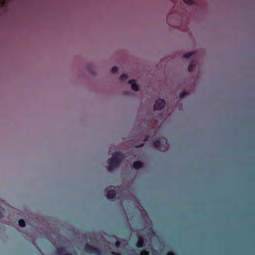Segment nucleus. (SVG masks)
Instances as JSON below:
<instances>
[{
	"label": "nucleus",
	"mask_w": 255,
	"mask_h": 255,
	"mask_svg": "<svg viewBox=\"0 0 255 255\" xmlns=\"http://www.w3.org/2000/svg\"><path fill=\"white\" fill-rule=\"evenodd\" d=\"M66 252V250L64 247H60L56 250V254L58 255H63Z\"/></svg>",
	"instance_id": "1a4fd4ad"
},
{
	"label": "nucleus",
	"mask_w": 255,
	"mask_h": 255,
	"mask_svg": "<svg viewBox=\"0 0 255 255\" xmlns=\"http://www.w3.org/2000/svg\"><path fill=\"white\" fill-rule=\"evenodd\" d=\"M117 193L115 190H109L107 193V197L109 199L114 198L116 196Z\"/></svg>",
	"instance_id": "423d86ee"
},
{
	"label": "nucleus",
	"mask_w": 255,
	"mask_h": 255,
	"mask_svg": "<svg viewBox=\"0 0 255 255\" xmlns=\"http://www.w3.org/2000/svg\"><path fill=\"white\" fill-rule=\"evenodd\" d=\"M165 105V101L163 99H159L157 100L153 106L154 110H160L162 109Z\"/></svg>",
	"instance_id": "20e7f679"
},
{
	"label": "nucleus",
	"mask_w": 255,
	"mask_h": 255,
	"mask_svg": "<svg viewBox=\"0 0 255 255\" xmlns=\"http://www.w3.org/2000/svg\"><path fill=\"white\" fill-rule=\"evenodd\" d=\"M112 254L114 255H122V254L119 253L112 252Z\"/></svg>",
	"instance_id": "4be33fe9"
},
{
	"label": "nucleus",
	"mask_w": 255,
	"mask_h": 255,
	"mask_svg": "<svg viewBox=\"0 0 255 255\" xmlns=\"http://www.w3.org/2000/svg\"><path fill=\"white\" fill-rule=\"evenodd\" d=\"M144 143L143 142L135 146L136 147H142L144 145Z\"/></svg>",
	"instance_id": "aec40b11"
},
{
	"label": "nucleus",
	"mask_w": 255,
	"mask_h": 255,
	"mask_svg": "<svg viewBox=\"0 0 255 255\" xmlns=\"http://www.w3.org/2000/svg\"><path fill=\"white\" fill-rule=\"evenodd\" d=\"M118 70V67L117 66H114L113 67H112V69H111V73H116Z\"/></svg>",
	"instance_id": "2eb2a0df"
},
{
	"label": "nucleus",
	"mask_w": 255,
	"mask_h": 255,
	"mask_svg": "<svg viewBox=\"0 0 255 255\" xmlns=\"http://www.w3.org/2000/svg\"><path fill=\"white\" fill-rule=\"evenodd\" d=\"M121 245V242L120 241H117L116 242V244H115V246L117 248H119L120 247Z\"/></svg>",
	"instance_id": "6ab92c4d"
},
{
	"label": "nucleus",
	"mask_w": 255,
	"mask_h": 255,
	"mask_svg": "<svg viewBox=\"0 0 255 255\" xmlns=\"http://www.w3.org/2000/svg\"><path fill=\"white\" fill-rule=\"evenodd\" d=\"M128 75L126 74H123L120 76V78L121 80H126L128 78Z\"/></svg>",
	"instance_id": "dca6fc26"
},
{
	"label": "nucleus",
	"mask_w": 255,
	"mask_h": 255,
	"mask_svg": "<svg viewBox=\"0 0 255 255\" xmlns=\"http://www.w3.org/2000/svg\"><path fill=\"white\" fill-rule=\"evenodd\" d=\"M135 82L134 80H129L128 82L129 84H131V89L134 91H138L139 90V87L136 83H134Z\"/></svg>",
	"instance_id": "0eeeda50"
},
{
	"label": "nucleus",
	"mask_w": 255,
	"mask_h": 255,
	"mask_svg": "<svg viewBox=\"0 0 255 255\" xmlns=\"http://www.w3.org/2000/svg\"><path fill=\"white\" fill-rule=\"evenodd\" d=\"M153 145L160 151H166L168 149V144L165 139H159L153 142Z\"/></svg>",
	"instance_id": "f03ea898"
},
{
	"label": "nucleus",
	"mask_w": 255,
	"mask_h": 255,
	"mask_svg": "<svg viewBox=\"0 0 255 255\" xmlns=\"http://www.w3.org/2000/svg\"><path fill=\"white\" fill-rule=\"evenodd\" d=\"M3 208L0 205V217H1L3 216Z\"/></svg>",
	"instance_id": "a211bd4d"
},
{
	"label": "nucleus",
	"mask_w": 255,
	"mask_h": 255,
	"mask_svg": "<svg viewBox=\"0 0 255 255\" xmlns=\"http://www.w3.org/2000/svg\"><path fill=\"white\" fill-rule=\"evenodd\" d=\"M194 54L193 52H189L184 54L183 57L185 58H188L190 57Z\"/></svg>",
	"instance_id": "ddd939ff"
},
{
	"label": "nucleus",
	"mask_w": 255,
	"mask_h": 255,
	"mask_svg": "<svg viewBox=\"0 0 255 255\" xmlns=\"http://www.w3.org/2000/svg\"><path fill=\"white\" fill-rule=\"evenodd\" d=\"M140 255H149V252L146 250H143L141 252Z\"/></svg>",
	"instance_id": "f3484780"
},
{
	"label": "nucleus",
	"mask_w": 255,
	"mask_h": 255,
	"mask_svg": "<svg viewBox=\"0 0 255 255\" xmlns=\"http://www.w3.org/2000/svg\"><path fill=\"white\" fill-rule=\"evenodd\" d=\"M4 3V0H0V4L2 5Z\"/></svg>",
	"instance_id": "5701e85b"
},
{
	"label": "nucleus",
	"mask_w": 255,
	"mask_h": 255,
	"mask_svg": "<svg viewBox=\"0 0 255 255\" xmlns=\"http://www.w3.org/2000/svg\"><path fill=\"white\" fill-rule=\"evenodd\" d=\"M144 246V239L142 236H138V241L136 244L137 247L141 248Z\"/></svg>",
	"instance_id": "39448f33"
},
{
	"label": "nucleus",
	"mask_w": 255,
	"mask_h": 255,
	"mask_svg": "<svg viewBox=\"0 0 255 255\" xmlns=\"http://www.w3.org/2000/svg\"><path fill=\"white\" fill-rule=\"evenodd\" d=\"M187 94L188 93L184 91L180 94L179 96L181 98H184Z\"/></svg>",
	"instance_id": "4468645a"
},
{
	"label": "nucleus",
	"mask_w": 255,
	"mask_h": 255,
	"mask_svg": "<svg viewBox=\"0 0 255 255\" xmlns=\"http://www.w3.org/2000/svg\"><path fill=\"white\" fill-rule=\"evenodd\" d=\"M148 137H149V135H147V136L145 137V139H144V141H146V140H147V139H148Z\"/></svg>",
	"instance_id": "b1692460"
},
{
	"label": "nucleus",
	"mask_w": 255,
	"mask_h": 255,
	"mask_svg": "<svg viewBox=\"0 0 255 255\" xmlns=\"http://www.w3.org/2000/svg\"><path fill=\"white\" fill-rule=\"evenodd\" d=\"M18 224L21 227H24L25 226V221L23 219H20L18 221Z\"/></svg>",
	"instance_id": "f8f14e48"
},
{
	"label": "nucleus",
	"mask_w": 255,
	"mask_h": 255,
	"mask_svg": "<svg viewBox=\"0 0 255 255\" xmlns=\"http://www.w3.org/2000/svg\"><path fill=\"white\" fill-rule=\"evenodd\" d=\"M124 157V155L122 153L119 151L115 152L112 154V156L108 159L107 162L109 164L108 170L111 171L117 167Z\"/></svg>",
	"instance_id": "f257e3e1"
},
{
	"label": "nucleus",
	"mask_w": 255,
	"mask_h": 255,
	"mask_svg": "<svg viewBox=\"0 0 255 255\" xmlns=\"http://www.w3.org/2000/svg\"><path fill=\"white\" fill-rule=\"evenodd\" d=\"M195 67V64L194 63H190L188 68V71L190 72H192L193 70Z\"/></svg>",
	"instance_id": "9d476101"
},
{
	"label": "nucleus",
	"mask_w": 255,
	"mask_h": 255,
	"mask_svg": "<svg viewBox=\"0 0 255 255\" xmlns=\"http://www.w3.org/2000/svg\"><path fill=\"white\" fill-rule=\"evenodd\" d=\"M184 3L189 5H192L194 4V1L193 0H183Z\"/></svg>",
	"instance_id": "9b49d317"
},
{
	"label": "nucleus",
	"mask_w": 255,
	"mask_h": 255,
	"mask_svg": "<svg viewBox=\"0 0 255 255\" xmlns=\"http://www.w3.org/2000/svg\"><path fill=\"white\" fill-rule=\"evenodd\" d=\"M166 255H175V254L172 252H168L166 253Z\"/></svg>",
	"instance_id": "412c9836"
},
{
	"label": "nucleus",
	"mask_w": 255,
	"mask_h": 255,
	"mask_svg": "<svg viewBox=\"0 0 255 255\" xmlns=\"http://www.w3.org/2000/svg\"><path fill=\"white\" fill-rule=\"evenodd\" d=\"M84 249L86 253L90 254L102 255V252L100 250L89 244H86Z\"/></svg>",
	"instance_id": "7ed1b4c3"
},
{
	"label": "nucleus",
	"mask_w": 255,
	"mask_h": 255,
	"mask_svg": "<svg viewBox=\"0 0 255 255\" xmlns=\"http://www.w3.org/2000/svg\"><path fill=\"white\" fill-rule=\"evenodd\" d=\"M143 163L139 161H134L133 163V167L135 169H138L143 167Z\"/></svg>",
	"instance_id": "6e6552de"
},
{
	"label": "nucleus",
	"mask_w": 255,
	"mask_h": 255,
	"mask_svg": "<svg viewBox=\"0 0 255 255\" xmlns=\"http://www.w3.org/2000/svg\"><path fill=\"white\" fill-rule=\"evenodd\" d=\"M63 255H72V254H69L67 253V252L64 253Z\"/></svg>",
	"instance_id": "393cba45"
}]
</instances>
